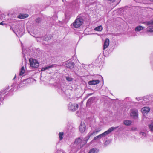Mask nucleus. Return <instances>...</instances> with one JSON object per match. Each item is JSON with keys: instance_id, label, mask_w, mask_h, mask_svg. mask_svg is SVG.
Instances as JSON below:
<instances>
[{"instance_id": "a211bd4d", "label": "nucleus", "mask_w": 153, "mask_h": 153, "mask_svg": "<svg viewBox=\"0 0 153 153\" xmlns=\"http://www.w3.org/2000/svg\"><path fill=\"white\" fill-rule=\"evenodd\" d=\"M25 71L24 66H22L21 67L20 69V73L19 75L20 76L23 75L25 73Z\"/></svg>"}, {"instance_id": "2f4dec72", "label": "nucleus", "mask_w": 153, "mask_h": 153, "mask_svg": "<svg viewBox=\"0 0 153 153\" xmlns=\"http://www.w3.org/2000/svg\"><path fill=\"white\" fill-rule=\"evenodd\" d=\"M10 29H12V31H13V32H14L15 33V34H16V35H17V33H16V32H17V31H15V30H14V29H13V28H12V27H11L10 28Z\"/></svg>"}, {"instance_id": "473e14b6", "label": "nucleus", "mask_w": 153, "mask_h": 153, "mask_svg": "<svg viewBox=\"0 0 153 153\" xmlns=\"http://www.w3.org/2000/svg\"><path fill=\"white\" fill-rule=\"evenodd\" d=\"M104 145L106 146L109 144V142L108 141H106L104 143Z\"/></svg>"}, {"instance_id": "f3484780", "label": "nucleus", "mask_w": 153, "mask_h": 153, "mask_svg": "<svg viewBox=\"0 0 153 153\" xmlns=\"http://www.w3.org/2000/svg\"><path fill=\"white\" fill-rule=\"evenodd\" d=\"M99 151L98 149L93 148L89 151L88 153H98Z\"/></svg>"}, {"instance_id": "e433bc0d", "label": "nucleus", "mask_w": 153, "mask_h": 153, "mask_svg": "<svg viewBox=\"0 0 153 153\" xmlns=\"http://www.w3.org/2000/svg\"><path fill=\"white\" fill-rule=\"evenodd\" d=\"M109 1H111L112 2H114V0H108Z\"/></svg>"}, {"instance_id": "37998d69", "label": "nucleus", "mask_w": 153, "mask_h": 153, "mask_svg": "<svg viewBox=\"0 0 153 153\" xmlns=\"http://www.w3.org/2000/svg\"><path fill=\"white\" fill-rule=\"evenodd\" d=\"M152 1L153 2V1Z\"/></svg>"}, {"instance_id": "f03ea898", "label": "nucleus", "mask_w": 153, "mask_h": 153, "mask_svg": "<svg viewBox=\"0 0 153 153\" xmlns=\"http://www.w3.org/2000/svg\"><path fill=\"white\" fill-rule=\"evenodd\" d=\"M148 26L147 28V32H153V19L143 22Z\"/></svg>"}, {"instance_id": "aec40b11", "label": "nucleus", "mask_w": 153, "mask_h": 153, "mask_svg": "<svg viewBox=\"0 0 153 153\" xmlns=\"http://www.w3.org/2000/svg\"><path fill=\"white\" fill-rule=\"evenodd\" d=\"M103 27L101 25L99 26L94 28V30L98 31H101L102 30Z\"/></svg>"}, {"instance_id": "39448f33", "label": "nucleus", "mask_w": 153, "mask_h": 153, "mask_svg": "<svg viewBox=\"0 0 153 153\" xmlns=\"http://www.w3.org/2000/svg\"><path fill=\"white\" fill-rule=\"evenodd\" d=\"M101 129L100 128L97 129H95L93 132H89L88 134L87 137L85 139V141L86 143L87 142L88 140L89 139L90 137L93 135H95L97 133L100 132Z\"/></svg>"}, {"instance_id": "ddd939ff", "label": "nucleus", "mask_w": 153, "mask_h": 153, "mask_svg": "<svg viewBox=\"0 0 153 153\" xmlns=\"http://www.w3.org/2000/svg\"><path fill=\"white\" fill-rule=\"evenodd\" d=\"M150 108L148 107H144L141 110V112L143 114L148 113L150 111Z\"/></svg>"}, {"instance_id": "a878e982", "label": "nucleus", "mask_w": 153, "mask_h": 153, "mask_svg": "<svg viewBox=\"0 0 153 153\" xmlns=\"http://www.w3.org/2000/svg\"><path fill=\"white\" fill-rule=\"evenodd\" d=\"M106 135V134H105V133L104 132L103 133H102V134H100L99 135H98V137H99V138L100 139L102 137H104Z\"/></svg>"}, {"instance_id": "72a5a7b5", "label": "nucleus", "mask_w": 153, "mask_h": 153, "mask_svg": "<svg viewBox=\"0 0 153 153\" xmlns=\"http://www.w3.org/2000/svg\"><path fill=\"white\" fill-rule=\"evenodd\" d=\"M141 98H140V97H138V98L136 97V99H137L138 101L141 100Z\"/></svg>"}, {"instance_id": "a19ab883", "label": "nucleus", "mask_w": 153, "mask_h": 153, "mask_svg": "<svg viewBox=\"0 0 153 153\" xmlns=\"http://www.w3.org/2000/svg\"><path fill=\"white\" fill-rule=\"evenodd\" d=\"M100 76V77H101V78H102V79L103 78H102V77L101 76Z\"/></svg>"}, {"instance_id": "7c9ffc66", "label": "nucleus", "mask_w": 153, "mask_h": 153, "mask_svg": "<svg viewBox=\"0 0 153 153\" xmlns=\"http://www.w3.org/2000/svg\"><path fill=\"white\" fill-rule=\"evenodd\" d=\"M40 21V19L39 18H37L36 20V22H38V23Z\"/></svg>"}, {"instance_id": "393cba45", "label": "nucleus", "mask_w": 153, "mask_h": 153, "mask_svg": "<svg viewBox=\"0 0 153 153\" xmlns=\"http://www.w3.org/2000/svg\"><path fill=\"white\" fill-rule=\"evenodd\" d=\"M92 98H89L87 102V103H86V105H90L92 102Z\"/></svg>"}, {"instance_id": "c756f323", "label": "nucleus", "mask_w": 153, "mask_h": 153, "mask_svg": "<svg viewBox=\"0 0 153 153\" xmlns=\"http://www.w3.org/2000/svg\"><path fill=\"white\" fill-rule=\"evenodd\" d=\"M100 139L99 138V137H98V136L95 137L93 140L91 141V142H92L94 140H99Z\"/></svg>"}, {"instance_id": "2eb2a0df", "label": "nucleus", "mask_w": 153, "mask_h": 153, "mask_svg": "<svg viewBox=\"0 0 153 153\" xmlns=\"http://www.w3.org/2000/svg\"><path fill=\"white\" fill-rule=\"evenodd\" d=\"M109 43V39H106L104 43L103 49H105L108 46Z\"/></svg>"}, {"instance_id": "0eeeda50", "label": "nucleus", "mask_w": 153, "mask_h": 153, "mask_svg": "<svg viewBox=\"0 0 153 153\" xmlns=\"http://www.w3.org/2000/svg\"><path fill=\"white\" fill-rule=\"evenodd\" d=\"M131 115L134 118H137L138 117V111L136 109H132L131 111Z\"/></svg>"}, {"instance_id": "58836bf2", "label": "nucleus", "mask_w": 153, "mask_h": 153, "mask_svg": "<svg viewBox=\"0 0 153 153\" xmlns=\"http://www.w3.org/2000/svg\"><path fill=\"white\" fill-rule=\"evenodd\" d=\"M129 97H127L125 98V100H127V99H129Z\"/></svg>"}, {"instance_id": "4468645a", "label": "nucleus", "mask_w": 153, "mask_h": 153, "mask_svg": "<svg viewBox=\"0 0 153 153\" xmlns=\"http://www.w3.org/2000/svg\"><path fill=\"white\" fill-rule=\"evenodd\" d=\"M144 28V27L141 25H138L135 27L134 30L136 32H140L142 30H143Z\"/></svg>"}, {"instance_id": "f704fd0d", "label": "nucleus", "mask_w": 153, "mask_h": 153, "mask_svg": "<svg viewBox=\"0 0 153 153\" xmlns=\"http://www.w3.org/2000/svg\"><path fill=\"white\" fill-rule=\"evenodd\" d=\"M62 152L59 150H58L56 152V153H61Z\"/></svg>"}, {"instance_id": "5701e85b", "label": "nucleus", "mask_w": 153, "mask_h": 153, "mask_svg": "<svg viewBox=\"0 0 153 153\" xmlns=\"http://www.w3.org/2000/svg\"><path fill=\"white\" fill-rule=\"evenodd\" d=\"M149 128L150 131L153 132V120L149 125Z\"/></svg>"}, {"instance_id": "4be33fe9", "label": "nucleus", "mask_w": 153, "mask_h": 153, "mask_svg": "<svg viewBox=\"0 0 153 153\" xmlns=\"http://www.w3.org/2000/svg\"><path fill=\"white\" fill-rule=\"evenodd\" d=\"M63 135L64 133L63 132H59V136L60 140H61L63 139Z\"/></svg>"}, {"instance_id": "412c9836", "label": "nucleus", "mask_w": 153, "mask_h": 153, "mask_svg": "<svg viewBox=\"0 0 153 153\" xmlns=\"http://www.w3.org/2000/svg\"><path fill=\"white\" fill-rule=\"evenodd\" d=\"M53 66L52 65H50L46 67H42L41 69L42 71H43L46 70H47L49 68H51Z\"/></svg>"}, {"instance_id": "f257e3e1", "label": "nucleus", "mask_w": 153, "mask_h": 153, "mask_svg": "<svg viewBox=\"0 0 153 153\" xmlns=\"http://www.w3.org/2000/svg\"><path fill=\"white\" fill-rule=\"evenodd\" d=\"M85 138L84 139V141H85V142L84 144L82 143V140L80 138H79L75 140L73 145L74 146H76L77 148L76 149H79L81 148L84 144L87 143V142L86 143L85 141Z\"/></svg>"}, {"instance_id": "dca6fc26", "label": "nucleus", "mask_w": 153, "mask_h": 153, "mask_svg": "<svg viewBox=\"0 0 153 153\" xmlns=\"http://www.w3.org/2000/svg\"><path fill=\"white\" fill-rule=\"evenodd\" d=\"M123 123L124 125L128 126L131 125L132 121L131 120H125L123 121Z\"/></svg>"}, {"instance_id": "cd10ccee", "label": "nucleus", "mask_w": 153, "mask_h": 153, "mask_svg": "<svg viewBox=\"0 0 153 153\" xmlns=\"http://www.w3.org/2000/svg\"><path fill=\"white\" fill-rule=\"evenodd\" d=\"M131 131H138V129L135 126L131 128Z\"/></svg>"}, {"instance_id": "9b49d317", "label": "nucleus", "mask_w": 153, "mask_h": 153, "mask_svg": "<svg viewBox=\"0 0 153 153\" xmlns=\"http://www.w3.org/2000/svg\"><path fill=\"white\" fill-rule=\"evenodd\" d=\"M100 82V81L97 80H92L88 82V84L90 85H95L97 84Z\"/></svg>"}, {"instance_id": "79ce46f5", "label": "nucleus", "mask_w": 153, "mask_h": 153, "mask_svg": "<svg viewBox=\"0 0 153 153\" xmlns=\"http://www.w3.org/2000/svg\"><path fill=\"white\" fill-rule=\"evenodd\" d=\"M27 80H29V79H27Z\"/></svg>"}, {"instance_id": "c85d7f7f", "label": "nucleus", "mask_w": 153, "mask_h": 153, "mask_svg": "<svg viewBox=\"0 0 153 153\" xmlns=\"http://www.w3.org/2000/svg\"><path fill=\"white\" fill-rule=\"evenodd\" d=\"M66 79L68 81H71L72 80V78L68 76H66Z\"/></svg>"}, {"instance_id": "7ed1b4c3", "label": "nucleus", "mask_w": 153, "mask_h": 153, "mask_svg": "<svg viewBox=\"0 0 153 153\" xmlns=\"http://www.w3.org/2000/svg\"><path fill=\"white\" fill-rule=\"evenodd\" d=\"M83 19L81 18H77L73 23V26L76 28L79 27L83 23Z\"/></svg>"}, {"instance_id": "ea45409f", "label": "nucleus", "mask_w": 153, "mask_h": 153, "mask_svg": "<svg viewBox=\"0 0 153 153\" xmlns=\"http://www.w3.org/2000/svg\"><path fill=\"white\" fill-rule=\"evenodd\" d=\"M16 75H15L14 77V78L13 79H15V78H16Z\"/></svg>"}, {"instance_id": "4c0bfd02", "label": "nucleus", "mask_w": 153, "mask_h": 153, "mask_svg": "<svg viewBox=\"0 0 153 153\" xmlns=\"http://www.w3.org/2000/svg\"><path fill=\"white\" fill-rule=\"evenodd\" d=\"M93 94V93H90V94H88L89 95H92Z\"/></svg>"}, {"instance_id": "b1692460", "label": "nucleus", "mask_w": 153, "mask_h": 153, "mask_svg": "<svg viewBox=\"0 0 153 153\" xmlns=\"http://www.w3.org/2000/svg\"><path fill=\"white\" fill-rule=\"evenodd\" d=\"M140 134L141 136V138H144L146 136V133L143 132H140Z\"/></svg>"}, {"instance_id": "6e6552de", "label": "nucleus", "mask_w": 153, "mask_h": 153, "mask_svg": "<svg viewBox=\"0 0 153 153\" xmlns=\"http://www.w3.org/2000/svg\"><path fill=\"white\" fill-rule=\"evenodd\" d=\"M66 66L67 68L72 69L74 67V64L71 61H67L66 63Z\"/></svg>"}, {"instance_id": "9d476101", "label": "nucleus", "mask_w": 153, "mask_h": 153, "mask_svg": "<svg viewBox=\"0 0 153 153\" xmlns=\"http://www.w3.org/2000/svg\"><path fill=\"white\" fill-rule=\"evenodd\" d=\"M6 92L4 91H0V105L3 104V101L4 100L3 97L4 94Z\"/></svg>"}, {"instance_id": "bb28decb", "label": "nucleus", "mask_w": 153, "mask_h": 153, "mask_svg": "<svg viewBox=\"0 0 153 153\" xmlns=\"http://www.w3.org/2000/svg\"><path fill=\"white\" fill-rule=\"evenodd\" d=\"M23 29H20L19 31H17L19 35L20 36H21L23 35Z\"/></svg>"}, {"instance_id": "20e7f679", "label": "nucleus", "mask_w": 153, "mask_h": 153, "mask_svg": "<svg viewBox=\"0 0 153 153\" xmlns=\"http://www.w3.org/2000/svg\"><path fill=\"white\" fill-rule=\"evenodd\" d=\"M29 60L30 66L32 68H37L39 66V64L36 60L30 58Z\"/></svg>"}, {"instance_id": "423d86ee", "label": "nucleus", "mask_w": 153, "mask_h": 153, "mask_svg": "<svg viewBox=\"0 0 153 153\" xmlns=\"http://www.w3.org/2000/svg\"><path fill=\"white\" fill-rule=\"evenodd\" d=\"M68 108L69 110L74 111L78 108V105L76 104H72L70 103L68 105Z\"/></svg>"}, {"instance_id": "f8f14e48", "label": "nucleus", "mask_w": 153, "mask_h": 153, "mask_svg": "<svg viewBox=\"0 0 153 153\" xmlns=\"http://www.w3.org/2000/svg\"><path fill=\"white\" fill-rule=\"evenodd\" d=\"M118 127H111L107 131L105 132V134H106V135H107L108 134H109L112 131L114 130L117 129Z\"/></svg>"}, {"instance_id": "1a4fd4ad", "label": "nucleus", "mask_w": 153, "mask_h": 153, "mask_svg": "<svg viewBox=\"0 0 153 153\" xmlns=\"http://www.w3.org/2000/svg\"><path fill=\"white\" fill-rule=\"evenodd\" d=\"M85 130V125L84 123H81L79 126V130L81 133H83Z\"/></svg>"}, {"instance_id": "c9c22d12", "label": "nucleus", "mask_w": 153, "mask_h": 153, "mask_svg": "<svg viewBox=\"0 0 153 153\" xmlns=\"http://www.w3.org/2000/svg\"><path fill=\"white\" fill-rule=\"evenodd\" d=\"M0 25H4L3 22H2L0 23Z\"/></svg>"}, {"instance_id": "6ab92c4d", "label": "nucleus", "mask_w": 153, "mask_h": 153, "mask_svg": "<svg viewBox=\"0 0 153 153\" xmlns=\"http://www.w3.org/2000/svg\"><path fill=\"white\" fill-rule=\"evenodd\" d=\"M28 16V15L27 14H20L18 16V18L20 19H23L27 17Z\"/></svg>"}]
</instances>
